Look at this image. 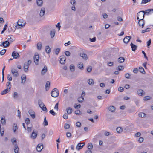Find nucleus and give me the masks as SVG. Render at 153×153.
I'll use <instances>...</instances> for the list:
<instances>
[{
  "instance_id": "obj_1",
  "label": "nucleus",
  "mask_w": 153,
  "mask_h": 153,
  "mask_svg": "<svg viewBox=\"0 0 153 153\" xmlns=\"http://www.w3.org/2000/svg\"><path fill=\"white\" fill-rule=\"evenodd\" d=\"M144 12V11H140L137 13V17L138 20L140 21L143 19L145 15Z\"/></svg>"
},
{
  "instance_id": "obj_3",
  "label": "nucleus",
  "mask_w": 153,
  "mask_h": 153,
  "mask_svg": "<svg viewBox=\"0 0 153 153\" xmlns=\"http://www.w3.org/2000/svg\"><path fill=\"white\" fill-rule=\"evenodd\" d=\"M39 56L38 53H36L34 56V62L36 65L38 64Z\"/></svg>"
},
{
  "instance_id": "obj_39",
  "label": "nucleus",
  "mask_w": 153,
  "mask_h": 153,
  "mask_svg": "<svg viewBox=\"0 0 153 153\" xmlns=\"http://www.w3.org/2000/svg\"><path fill=\"white\" fill-rule=\"evenodd\" d=\"M151 30V28H147L145 30H143L142 31L141 33H144L146 32H149Z\"/></svg>"
},
{
  "instance_id": "obj_32",
  "label": "nucleus",
  "mask_w": 153,
  "mask_h": 153,
  "mask_svg": "<svg viewBox=\"0 0 153 153\" xmlns=\"http://www.w3.org/2000/svg\"><path fill=\"white\" fill-rule=\"evenodd\" d=\"M55 31L54 29L52 30L50 32V35L51 38L53 37L55 35Z\"/></svg>"
},
{
  "instance_id": "obj_64",
  "label": "nucleus",
  "mask_w": 153,
  "mask_h": 153,
  "mask_svg": "<svg viewBox=\"0 0 153 153\" xmlns=\"http://www.w3.org/2000/svg\"><path fill=\"white\" fill-rule=\"evenodd\" d=\"M65 54L66 56H68L70 55L71 53L69 51H65Z\"/></svg>"
},
{
  "instance_id": "obj_27",
  "label": "nucleus",
  "mask_w": 153,
  "mask_h": 153,
  "mask_svg": "<svg viewBox=\"0 0 153 153\" xmlns=\"http://www.w3.org/2000/svg\"><path fill=\"white\" fill-rule=\"evenodd\" d=\"M21 80H22V82H21L22 83H24L25 82L26 80V76L25 75H23L21 76Z\"/></svg>"
},
{
  "instance_id": "obj_54",
  "label": "nucleus",
  "mask_w": 153,
  "mask_h": 153,
  "mask_svg": "<svg viewBox=\"0 0 153 153\" xmlns=\"http://www.w3.org/2000/svg\"><path fill=\"white\" fill-rule=\"evenodd\" d=\"M87 71L88 72H90L92 71V67L88 66L87 68Z\"/></svg>"
},
{
  "instance_id": "obj_31",
  "label": "nucleus",
  "mask_w": 153,
  "mask_h": 153,
  "mask_svg": "<svg viewBox=\"0 0 153 153\" xmlns=\"http://www.w3.org/2000/svg\"><path fill=\"white\" fill-rule=\"evenodd\" d=\"M36 3L38 6H41L43 4V1L42 0H37Z\"/></svg>"
},
{
  "instance_id": "obj_26",
  "label": "nucleus",
  "mask_w": 153,
  "mask_h": 153,
  "mask_svg": "<svg viewBox=\"0 0 153 153\" xmlns=\"http://www.w3.org/2000/svg\"><path fill=\"white\" fill-rule=\"evenodd\" d=\"M50 82L49 81H47L45 85V89L46 91L48 90L49 88Z\"/></svg>"
},
{
  "instance_id": "obj_61",
  "label": "nucleus",
  "mask_w": 153,
  "mask_h": 153,
  "mask_svg": "<svg viewBox=\"0 0 153 153\" xmlns=\"http://www.w3.org/2000/svg\"><path fill=\"white\" fill-rule=\"evenodd\" d=\"M130 75L129 73H126L125 74V76L127 79H129Z\"/></svg>"
},
{
  "instance_id": "obj_28",
  "label": "nucleus",
  "mask_w": 153,
  "mask_h": 153,
  "mask_svg": "<svg viewBox=\"0 0 153 153\" xmlns=\"http://www.w3.org/2000/svg\"><path fill=\"white\" fill-rule=\"evenodd\" d=\"M37 49L39 50H41L42 47V42H39L37 44Z\"/></svg>"
},
{
  "instance_id": "obj_7",
  "label": "nucleus",
  "mask_w": 153,
  "mask_h": 153,
  "mask_svg": "<svg viewBox=\"0 0 153 153\" xmlns=\"http://www.w3.org/2000/svg\"><path fill=\"white\" fill-rule=\"evenodd\" d=\"M11 71L13 76L16 77L18 76L19 74L17 70L15 68H13L11 69Z\"/></svg>"
},
{
  "instance_id": "obj_34",
  "label": "nucleus",
  "mask_w": 153,
  "mask_h": 153,
  "mask_svg": "<svg viewBox=\"0 0 153 153\" xmlns=\"http://www.w3.org/2000/svg\"><path fill=\"white\" fill-rule=\"evenodd\" d=\"M88 83L89 85H93L94 82L93 79H91L88 80Z\"/></svg>"
},
{
  "instance_id": "obj_21",
  "label": "nucleus",
  "mask_w": 153,
  "mask_h": 153,
  "mask_svg": "<svg viewBox=\"0 0 153 153\" xmlns=\"http://www.w3.org/2000/svg\"><path fill=\"white\" fill-rule=\"evenodd\" d=\"M143 91L141 89H139L137 90V94L140 96H142L143 95V94H145L144 92H143Z\"/></svg>"
},
{
  "instance_id": "obj_38",
  "label": "nucleus",
  "mask_w": 153,
  "mask_h": 153,
  "mask_svg": "<svg viewBox=\"0 0 153 153\" xmlns=\"http://www.w3.org/2000/svg\"><path fill=\"white\" fill-rule=\"evenodd\" d=\"M140 71L143 74H145L146 72L144 71V68L142 67H139Z\"/></svg>"
},
{
  "instance_id": "obj_58",
  "label": "nucleus",
  "mask_w": 153,
  "mask_h": 153,
  "mask_svg": "<svg viewBox=\"0 0 153 153\" xmlns=\"http://www.w3.org/2000/svg\"><path fill=\"white\" fill-rule=\"evenodd\" d=\"M7 79L8 80H9L10 81H11L12 80V78L10 74H8L7 76Z\"/></svg>"
},
{
  "instance_id": "obj_17",
  "label": "nucleus",
  "mask_w": 153,
  "mask_h": 153,
  "mask_svg": "<svg viewBox=\"0 0 153 153\" xmlns=\"http://www.w3.org/2000/svg\"><path fill=\"white\" fill-rule=\"evenodd\" d=\"M48 71V69L47 67L45 65L44 68L42 69V71H41V74L42 75H44L45 73L47 71Z\"/></svg>"
},
{
  "instance_id": "obj_9",
  "label": "nucleus",
  "mask_w": 153,
  "mask_h": 153,
  "mask_svg": "<svg viewBox=\"0 0 153 153\" xmlns=\"http://www.w3.org/2000/svg\"><path fill=\"white\" fill-rule=\"evenodd\" d=\"M82 143L83 144L82 145H81L82 143H79L78 144L76 147V149L77 150H79L83 147L85 145V143Z\"/></svg>"
},
{
  "instance_id": "obj_11",
  "label": "nucleus",
  "mask_w": 153,
  "mask_h": 153,
  "mask_svg": "<svg viewBox=\"0 0 153 153\" xmlns=\"http://www.w3.org/2000/svg\"><path fill=\"white\" fill-rule=\"evenodd\" d=\"M28 113L32 118L34 119L35 118V114L33 111L31 110H30L28 111Z\"/></svg>"
},
{
  "instance_id": "obj_55",
  "label": "nucleus",
  "mask_w": 153,
  "mask_h": 153,
  "mask_svg": "<svg viewBox=\"0 0 153 153\" xmlns=\"http://www.w3.org/2000/svg\"><path fill=\"white\" fill-rule=\"evenodd\" d=\"M49 113L54 116L56 115V113L54 112L53 110H50L49 111Z\"/></svg>"
},
{
  "instance_id": "obj_40",
  "label": "nucleus",
  "mask_w": 153,
  "mask_h": 153,
  "mask_svg": "<svg viewBox=\"0 0 153 153\" xmlns=\"http://www.w3.org/2000/svg\"><path fill=\"white\" fill-rule=\"evenodd\" d=\"M146 114L144 113L141 112L139 114L138 116L140 117H145Z\"/></svg>"
},
{
  "instance_id": "obj_24",
  "label": "nucleus",
  "mask_w": 153,
  "mask_h": 153,
  "mask_svg": "<svg viewBox=\"0 0 153 153\" xmlns=\"http://www.w3.org/2000/svg\"><path fill=\"white\" fill-rule=\"evenodd\" d=\"M130 45L132 48V50L133 51H135L137 49V46L132 43V42L131 43Z\"/></svg>"
},
{
  "instance_id": "obj_59",
  "label": "nucleus",
  "mask_w": 153,
  "mask_h": 153,
  "mask_svg": "<svg viewBox=\"0 0 153 153\" xmlns=\"http://www.w3.org/2000/svg\"><path fill=\"white\" fill-rule=\"evenodd\" d=\"M76 125L78 127H80L81 126V123L79 122L78 121L76 123Z\"/></svg>"
},
{
  "instance_id": "obj_50",
  "label": "nucleus",
  "mask_w": 153,
  "mask_h": 153,
  "mask_svg": "<svg viewBox=\"0 0 153 153\" xmlns=\"http://www.w3.org/2000/svg\"><path fill=\"white\" fill-rule=\"evenodd\" d=\"M75 113L77 115H81L82 114V112L79 110L75 111Z\"/></svg>"
},
{
  "instance_id": "obj_49",
  "label": "nucleus",
  "mask_w": 153,
  "mask_h": 153,
  "mask_svg": "<svg viewBox=\"0 0 153 153\" xmlns=\"http://www.w3.org/2000/svg\"><path fill=\"white\" fill-rule=\"evenodd\" d=\"M6 50L5 49H4L0 51V54L1 55H3L6 52Z\"/></svg>"
},
{
  "instance_id": "obj_14",
  "label": "nucleus",
  "mask_w": 153,
  "mask_h": 153,
  "mask_svg": "<svg viewBox=\"0 0 153 153\" xmlns=\"http://www.w3.org/2000/svg\"><path fill=\"white\" fill-rule=\"evenodd\" d=\"M24 25V24H22L21 23V22L19 20L17 22V25H16L15 27H16V28L19 29V28H20V27H19V26H20L21 27H23Z\"/></svg>"
},
{
  "instance_id": "obj_25",
  "label": "nucleus",
  "mask_w": 153,
  "mask_h": 153,
  "mask_svg": "<svg viewBox=\"0 0 153 153\" xmlns=\"http://www.w3.org/2000/svg\"><path fill=\"white\" fill-rule=\"evenodd\" d=\"M84 98L82 96L80 97H79L77 99V100L80 103H82L83 102L84 100Z\"/></svg>"
},
{
  "instance_id": "obj_52",
  "label": "nucleus",
  "mask_w": 153,
  "mask_h": 153,
  "mask_svg": "<svg viewBox=\"0 0 153 153\" xmlns=\"http://www.w3.org/2000/svg\"><path fill=\"white\" fill-rule=\"evenodd\" d=\"M81 106V105L80 104H79L78 105H76V104H74V107L76 109L79 108H80Z\"/></svg>"
},
{
  "instance_id": "obj_30",
  "label": "nucleus",
  "mask_w": 153,
  "mask_h": 153,
  "mask_svg": "<svg viewBox=\"0 0 153 153\" xmlns=\"http://www.w3.org/2000/svg\"><path fill=\"white\" fill-rule=\"evenodd\" d=\"M45 50L46 52L47 53H49L51 51V49L50 48L49 46L47 45L45 46Z\"/></svg>"
},
{
  "instance_id": "obj_43",
  "label": "nucleus",
  "mask_w": 153,
  "mask_h": 153,
  "mask_svg": "<svg viewBox=\"0 0 153 153\" xmlns=\"http://www.w3.org/2000/svg\"><path fill=\"white\" fill-rule=\"evenodd\" d=\"M116 131L117 132L120 133L122 131V129L120 127H118L116 128Z\"/></svg>"
},
{
  "instance_id": "obj_12",
  "label": "nucleus",
  "mask_w": 153,
  "mask_h": 153,
  "mask_svg": "<svg viewBox=\"0 0 153 153\" xmlns=\"http://www.w3.org/2000/svg\"><path fill=\"white\" fill-rule=\"evenodd\" d=\"M29 63H25L24 64V71L25 72H27L28 71L29 68Z\"/></svg>"
},
{
  "instance_id": "obj_53",
  "label": "nucleus",
  "mask_w": 153,
  "mask_h": 153,
  "mask_svg": "<svg viewBox=\"0 0 153 153\" xmlns=\"http://www.w3.org/2000/svg\"><path fill=\"white\" fill-rule=\"evenodd\" d=\"M74 65L71 64L70 65V69L71 71H74Z\"/></svg>"
},
{
  "instance_id": "obj_23",
  "label": "nucleus",
  "mask_w": 153,
  "mask_h": 153,
  "mask_svg": "<svg viewBox=\"0 0 153 153\" xmlns=\"http://www.w3.org/2000/svg\"><path fill=\"white\" fill-rule=\"evenodd\" d=\"M19 148L17 144H14V152L15 153H19Z\"/></svg>"
},
{
  "instance_id": "obj_10",
  "label": "nucleus",
  "mask_w": 153,
  "mask_h": 153,
  "mask_svg": "<svg viewBox=\"0 0 153 153\" xmlns=\"http://www.w3.org/2000/svg\"><path fill=\"white\" fill-rule=\"evenodd\" d=\"M65 57L64 56H60V62L61 64H64L65 62Z\"/></svg>"
},
{
  "instance_id": "obj_47",
  "label": "nucleus",
  "mask_w": 153,
  "mask_h": 153,
  "mask_svg": "<svg viewBox=\"0 0 153 153\" xmlns=\"http://www.w3.org/2000/svg\"><path fill=\"white\" fill-rule=\"evenodd\" d=\"M150 1L151 0H142L141 4H146L150 2Z\"/></svg>"
},
{
  "instance_id": "obj_18",
  "label": "nucleus",
  "mask_w": 153,
  "mask_h": 153,
  "mask_svg": "<svg viewBox=\"0 0 153 153\" xmlns=\"http://www.w3.org/2000/svg\"><path fill=\"white\" fill-rule=\"evenodd\" d=\"M45 8L44 7L42 8L41 9L40 14H39V15H40V16L41 17L43 16L45 14Z\"/></svg>"
},
{
  "instance_id": "obj_19",
  "label": "nucleus",
  "mask_w": 153,
  "mask_h": 153,
  "mask_svg": "<svg viewBox=\"0 0 153 153\" xmlns=\"http://www.w3.org/2000/svg\"><path fill=\"white\" fill-rule=\"evenodd\" d=\"M138 24L140 26H142V28L145 25V22L144 20L143 19L139 21Z\"/></svg>"
},
{
  "instance_id": "obj_16",
  "label": "nucleus",
  "mask_w": 153,
  "mask_h": 153,
  "mask_svg": "<svg viewBox=\"0 0 153 153\" xmlns=\"http://www.w3.org/2000/svg\"><path fill=\"white\" fill-rule=\"evenodd\" d=\"M153 13V9H150L146 10L145 11H144V13L147 15H148L150 13Z\"/></svg>"
},
{
  "instance_id": "obj_37",
  "label": "nucleus",
  "mask_w": 153,
  "mask_h": 153,
  "mask_svg": "<svg viewBox=\"0 0 153 153\" xmlns=\"http://www.w3.org/2000/svg\"><path fill=\"white\" fill-rule=\"evenodd\" d=\"M78 67L81 70L83 68V65L82 62H80L78 64Z\"/></svg>"
},
{
  "instance_id": "obj_2",
  "label": "nucleus",
  "mask_w": 153,
  "mask_h": 153,
  "mask_svg": "<svg viewBox=\"0 0 153 153\" xmlns=\"http://www.w3.org/2000/svg\"><path fill=\"white\" fill-rule=\"evenodd\" d=\"M59 94V91L57 88H55L53 89L51 92V96L54 97H57Z\"/></svg>"
},
{
  "instance_id": "obj_29",
  "label": "nucleus",
  "mask_w": 153,
  "mask_h": 153,
  "mask_svg": "<svg viewBox=\"0 0 153 153\" xmlns=\"http://www.w3.org/2000/svg\"><path fill=\"white\" fill-rule=\"evenodd\" d=\"M38 103L39 106L40 108H42V107L45 106V105L42 102V101L40 100H39Z\"/></svg>"
},
{
  "instance_id": "obj_33",
  "label": "nucleus",
  "mask_w": 153,
  "mask_h": 153,
  "mask_svg": "<svg viewBox=\"0 0 153 153\" xmlns=\"http://www.w3.org/2000/svg\"><path fill=\"white\" fill-rule=\"evenodd\" d=\"M125 59L123 57H120L118 59V61L119 63H123L125 61Z\"/></svg>"
},
{
  "instance_id": "obj_8",
  "label": "nucleus",
  "mask_w": 153,
  "mask_h": 153,
  "mask_svg": "<svg viewBox=\"0 0 153 153\" xmlns=\"http://www.w3.org/2000/svg\"><path fill=\"white\" fill-rule=\"evenodd\" d=\"M12 56L14 59H17L20 57L19 54L15 51H13L12 53Z\"/></svg>"
},
{
  "instance_id": "obj_6",
  "label": "nucleus",
  "mask_w": 153,
  "mask_h": 153,
  "mask_svg": "<svg viewBox=\"0 0 153 153\" xmlns=\"http://www.w3.org/2000/svg\"><path fill=\"white\" fill-rule=\"evenodd\" d=\"M11 85H10L9 88H7L6 89H4L1 93V95H3L6 94V93H7L9 91H10V90L11 87Z\"/></svg>"
},
{
  "instance_id": "obj_46",
  "label": "nucleus",
  "mask_w": 153,
  "mask_h": 153,
  "mask_svg": "<svg viewBox=\"0 0 153 153\" xmlns=\"http://www.w3.org/2000/svg\"><path fill=\"white\" fill-rule=\"evenodd\" d=\"M43 125L45 126H47L48 125V123L47 120L46 119V117H45L44 119V121L43 123Z\"/></svg>"
},
{
  "instance_id": "obj_36",
  "label": "nucleus",
  "mask_w": 153,
  "mask_h": 153,
  "mask_svg": "<svg viewBox=\"0 0 153 153\" xmlns=\"http://www.w3.org/2000/svg\"><path fill=\"white\" fill-rule=\"evenodd\" d=\"M66 111L67 113V114H71L72 113V108L70 107H68L66 108Z\"/></svg>"
},
{
  "instance_id": "obj_57",
  "label": "nucleus",
  "mask_w": 153,
  "mask_h": 153,
  "mask_svg": "<svg viewBox=\"0 0 153 153\" xmlns=\"http://www.w3.org/2000/svg\"><path fill=\"white\" fill-rule=\"evenodd\" d=\"M11 142H12L13 145L14 146L15 144H17L16 143V140L15 138H13V139H11Z\"/></svg>"
},
{
  "instance_id": "obj_4",
  "label": "nucleus",
  "mask_w": 153,
  "mask_h": 153,
  "mask_svg": "<svg viewBox=\"0 0 153 153\" xmlns=\"http://www.w3.org/2000/svg\"><path fill=\"white\" fill-rule=\"evenodd\" d=\"M10 45V44L7 40L1 43L0 45V46H3L4 48L8 47Z\"/></svg>"
},
{
  "instance_id": "obj_13",
  "label": "nucleus",
  "mask_w": 153,
  "mask_h": 153,
  "mask_svg": "<svg viewBox=\"0 0 153 153\" xmlns=\"http://www.w3.org/2000/svg\"><path fill=\"white\" fill-rule=\"evenodd\" d=\"M131 37V36H128L125 37L123 40L124 42L126 44L128 43L129 42Z\"/></svg>"
},
{
  "instance_id": "obj_48",
  "label": "nucleus",
  "mask_w": 153,
  "mask_h": 153,
  "mask_svg": "<svg viewBox=\"0 0 153 153\" xmlns=\"http://www.w3.org/2000/svg\"><path fill=\"white\" fill-rule=\"evenodd\" d=\"M70 125L69 124L66 123L65 124L64 127L65 129H68L70 128Z\"/></svg>"
},
{
  "instance_id": "obj_51",
  "label": "nucleus",
  "mask_w": 153,
  "mask_h": 153,
  "mask_svg": "<svg viewBox=\"0 0 153 153\" xmlns=\"http://www.w3.org/2000/svg\"><path fill=\"white\" fill-rule=\"evenodd\" d=\"M13 97L14 99H16L18 97V95L17 92H14L13 94Z\"/></svg>"
},
{
  "instance_id": "obj_63",
  "label": "nucleus",
  "mask_w": 153,
  "mask_h": 153,
  "mask_svg": "<svg viewBox=\"0 0 153 153\" xmlns=\"http://www.w3.org/2000/svg\"><path fill=\"white\" fill-rule=\"evenodd\" d=\"M41 108L43 111H46V112H47V109L46 107H45V106H44L43 107H42V108Z\"/></svg>"
},
{
  "instance_id": "obj_20",
  "label": "nucleus",
  "mask_w": 153,
  "mask_h": 153,
  "mask_svg": "<svg viewBox=\"0 0 153 153\" xmlns=\"http://www.w3.org/2000/svg\"><path fill=\"white\" fill-rule=\"evenodd\" d=\"M80 55L81 57H82V58L83 59H84L85 60H86L88 59L87 55L85 53H80Z\"/></svg>"
},
{
  "instance_id": "obj_5",
  "label": "nucleus",
  "mask_w": 153,
  "mask_h": 153,
  "mask_svg": "<svg viewBox=\"0 0 153 153\" xmlns=\"http://www.w3.org/2000/svg\"><path fill=\"white\" fill-rule=\"evenodd\" d=\"M37 135V131L35 130H34L32 133L30 137L31 138L34 139L36 138Z\"/></svg>"
},
{
  "instance_id": "obj_44",
  "label": "nucleus",
  "mask_w": 153,
  "mask_h": 153,
  "mask_svg": "<svg viewBox=\"0 0 153 153\" xmlns=\"http://www.w3.org/2000/svg\"><path fill=\"white\" fill-rule=\"evenodd\" d=\"M1 122L2 124H5L6 123V120L4 118L2 117H1Z\"/></svg>"
},
{
  "instance_id": "obj_41",
  "label": "nucleus",
  "mask_w": 153,
  "mask_h": 153,
  "mask_svg": "<svg viewBox=\"0 0 153 153\" xmlns=\"http://www.w3.org/2000/svg\"><path fill=\"white\" fill-rule=\"evenodd\" d=\"M124 68V67L123 66L120 65L117 67V70L119 71L123 70Z\"/></svg>"
},
{
  "instance_id": "obj_15",
  "label": "nucleus",
  "mask_w": 153,
  "mask_h": 153,
  "mask_svg": "<svg viewBox=\"0 0 153 153\" xmlns=\"http://www.w3.org/2000/svg\"><path fill=\"white\" fill-rule=\"evenodd\" d=\"M43 146L42 144H39L37 147V150L38 152H40L43 149Z\"/></svg>"
},
{
  "instance_id": "obj_45",
  "label": "nucleus",
  "mask_w": 153,
  "mask_h": 153,
  "mask_svg": "<svg viewBox=\"0 0 153 153\" xmlns=\"http://www.w3.org/2000/svg\"><path fill=\"white\" fill-rule=\"evenodd\" d=\"M88 148L89 149H91L93 148V145L91 143H89L88 144Z\"/></svg>"
},
{
  "instance_id": "obj_56",
  "label": "nucleus",
  "mask_w": 153,
  "mask_h": 153,
  "mask_svg": "<svg viewBox=\"0 0 153 153\" xmlns=\"http://www.w3.org/2000/svg\"><path fill=\"white\" fill-rule=\"evenodd\" d=\"M25 123L26 124L28 125L30 123V120L29 118H26L25 120Z\"/></svg>"
},
{
  "instance_id": "obj_22",
  "label": "nucleus",
  "mask_w": 153,
  "mask_h": 153,
  "mask_svg": "<svg viewBox=\"0 0 153 153\" xmlns=\"http://www.w3.org/2000/svg\"><path fill=\"white\" fill-rule=\"evenodd\" d=\"M116 108L113 106H110L108 108V110L112 112H114L115 111Z\"/></svg>"
},
{
  "instance_id": "obj_35",
  "label": "nucleus",
  "mask_w": 153,
  "mask_h": 153,
  "mask_svg": "<svg viewBox=\"0 0 153 153\" xmlns=\"http://www.w3.org/2000/svg\"><path fill=\"white\" fill-rule=\"evenodd\" d=\"M18 127L17 124L15 123L13 124V130L14 132L15 133Z\"/></svg>"
},
{
  "instance_id": "obj_42",
  "label": "nucleus",
  "mask_w": 153,
  "mask_h": 153,
  "mask_svg": "<svg viewBox=\"0 0 153 153\" xmlns=\"http://www.w3.org/2000/svg\"><path fill=\"white\" fill-rule=\"evenodd\" d=\"M9 38L7 39V41H8V42L9 43V44L12 43L14 40L11 37H10V36H8Z\"/></svg>"
},
{
  "instance_id": "obj_62",
  "label": "nucleus",
  "mask_w": 153,
  "mask_h": 153,
  "mask_svg": "<svg viewBox=\"0 0 153 153\" xmlns=\"http://www.w3.org/2000/svg\"><path fill=\"white\" fill-rule=\"evenodd\" d=\"M68 114L67 113H65L63 117V118L65 119H68Z\"/></svg>"
},
{
  "instance_id": "obj_60",
  "label": "nucleus",
  "mask_w": 153,
  "mask_h": 153,
  "mask_svg": "<svg viewBox=\"0 0 153 153\" xmlns=\"http://www.w3.org/2000/svg\"><path fill=\"white\" fill-rule=\"evenodd\" d=\"M60 51V49L59 48H57L55 51V53L56 55H58Z\"/></svg>"
}]
</instances>
